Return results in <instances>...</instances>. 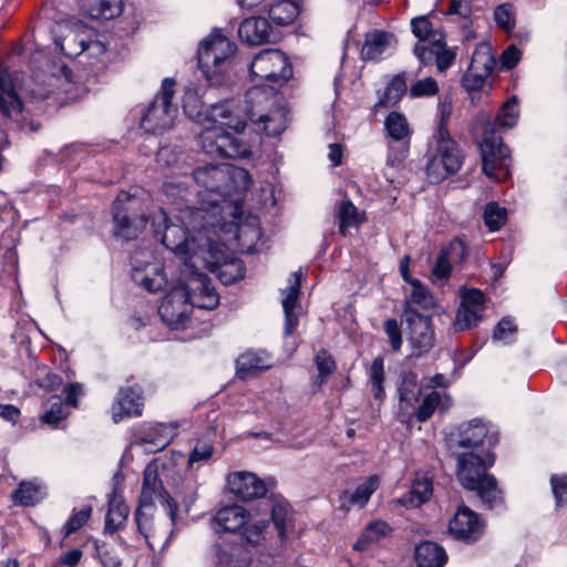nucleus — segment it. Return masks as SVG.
<instances>
[{"label": "nucleus", "instance_id": "obj_1", "mask_svg": "<svg viewBox=\"0 0 567 567\" xmlns=\"http://www.w3.org/2000/svg\"><path fill=\"white\" fill-rule=\"evenodd\" d=\"M181 225L168 223L167 214L159 209L154 216L152 226L154 236L169 250L181 256L186 268H193V257L210 251V238L214 223L200 209L186 204L178 217Z\"/></svg>", "mask_w": 567, "mask_h": 567}, {"label": "nucleus", "instance_id": "obj_2", "mask_svg": "<svg viewBox=\"0 0 567 567\" xmlns=\"http://www.w3.org/2000/svg\"><path fill=\"white\" fill-rule=\"evenodd\" d=\"M193 182L199 204V207L193 208L200 209L210 219L209 213L216 216L223 210V204L238 200V198L233 199L231 196H241L249 188L251 177L243 167L230 164H208L193 172Z\"/></svg>", "mask_w": 567, "mask_h": 567}, {"label": "nucleus", "instance_id": "obj_3", "mask_svg": "<svg viewBox=\"0 0 567 567\" xmlns=\"http://www.w3.org/2000/svg\"><path fill=\"white\" fill-rule=\"evenodd\" d=\"M155 499H158L169 516L172 524H174L178 509L177 504L164 489L158 475L157 465L154 462H151L144 468L143 486L134 518L138 533L145 538L146 543L153 547L163 543V537L150 535L147 529L148 526L152 525V513H150V511L152 509Z\"/></svg>", "mask_w": 567, "mask_h": 567}, {"label": "nucleus", "instance_id": "obj_4", "mask_svg": "<svg viewBox=\"0 0 567 567\" xmlns=\"http://www.w3.org/2000/svg\"><path fill=\"white\" fill-rule=\"evenodd\" d=\"M494 461V454L491 452L483 456L473 452L461 453L457 456L458 481L465 488L475 491L487 508L497 507L503 502L495 477L486 473Z\"/></svg>", "mask_w": 567, "mask_h": 567}, {"label": "nucleus", "instance_id": "obj_5", "mask_svg": "<svg viewBox=\"0 0 567 567\" xmlns=\"http://www.w3.org/2000/svg\"><path fill=\"white\" fill-rule=\"evenodd\" d=\"M247 120L262 124L269 136H276L286 128L280 112L256 116L251 107H241L235 100L212 104L205 115V121L214 124L213 126H220L224 130L227 127L237 133L245 130Z\"/></svg>", "mask_w": 567, "mask_h": 567}, {"label": "nucleus", "instance_id": "obj_6", "mask_svg": "<svg viewBox=\"0 0 567 567\" xmlns=\"http://www.w3.org/2000/svg\"><path fill=\"white\" fill-rule=\"evenodd\" d=\"M236 52V44L223 37L213 34L206 38L197 50L198 65L212 85H221L225 73L231 66Z\"/></svg>", "mask_w": 567, "mask_h": 567}, {"label": "nucleus", "instance_id": "obj_7", "mask_svg": "<svg viewBox=\"0 0 567 567\" xmlns=\"http://www.w3.org/2000/svg\"><path fill=\"white\" fill-rule=\"evenodd\" d=\"M433 141L435 147L429 152L426 174L431 183H440L460 169L463 155L442 122L433 135Z\"/></svg>", "mask_w": 567, "mask_h": 567}, {"label": "nucleus", "instance_id": "obj_8", "mask_svg": "<svg viewBox=\"0 0 567 567\" xmlns=\"http://www.w3.org/2000/svg\"><path fill=\"white\" fill-rule=\"evenodd\" d=\"M250 74L256 85L276 90L292 76V68L284 52L267 49L254 58Z\"/></svg>", "mask_w": 567, "mask_h": 567}, {"label": "nucleus", "instance_id": "obj_9", "mask_svg": "<svg viewBox=\"0 0 567 567\" xmlns=\"http://www.w3.org/2000/svg\"><path fill=\"white\" fill-rule=\"evenodd\" d=\"M140 200L127 192H121L112 207L113 235L123 240L135 239L146 227L147 219L140 212Z\"/></svg>", "mask_w": 567, "mask_h": 567}, {"label": "nucleus", "instance_id": "obj_10", "mask_svg": "<svg viewBox=\"0 0 567 567\" xmlns=\"http://www.w3.org/2000/svg\"><path fill=\"white\" fill-rule=\"evenodd\" d=\"M174 85L173 79L165 78L163 80L161 91L155 95L141 120V125L146 132L161 134L173 126L178 113L177 106L172 103Z\"/></svg>", "mask_w": 567, "mask_h": 567}, {"label": "nucleus", "instance_id": "obj_11", "mask_svg": "<svg viewBox=\"0 0 567 567\" xmlns=\"http://www.w3.org/2000/svg\"><path fill=\"white\" fill-rule=\"evenodd\" d=\"M198 143L210 156L238 158L249 154L245 144L220 126H205L198 135Z\"/></svg>", "mask_w": 567, "mask_h": 567}, {"label": "nucleus", "instance_id": "obj_12", "mask_svg": "<svg viewBox=\"0 0 567 567\" xmlns=\"http://www.w3.org/2000/svg\"><path fill=\"white\" fill-rule=\"evenodd\" d=\"M403 318L406 322L408 340L414 354L421 355L434 346V331L431 327V317L417 312L413 307H405Z\"/></svg>", "mask_w": 567, "mask_h": 567}, {"label": "nucleus", "instance_id": "obj_13", "mask_svg": "<svg viewBox=\"0 0 567 567\" xmlns=\"http://www.w3.org/2000/svg\"><path fill=\"white\" fill-rule=\"evenodd\" d=\"M192 311L187 302V289L181 284L173 287L158 307L162 321L171 329H181L185 326Z\"/></svg>", "mask_w": 567, "mask_h": 567}, {"label": "nucleus", "instance_id": "obj_14", "mask_svg": "<svg viewBox=\"0 0 567 567\" xmlns=\"http://www.w3.org/2000/svg\"><path fill=\"white\" fill-rule=\"evenodd\" d=\"M190 276L186 284H181L184 289H187V302L190 308L194 307L205 310H213L219 303V295L215 287L212 286L210 279L204 272L192 270Z\"/></svg>", "mask_w": 567, "mask_h": 567}, {"label": "nucleus", "instance_id": "obj_15", "mask_svg": "<svg viewBox=\"0 0 567 567\" xmlns=\"http://www.w3.org/2000/svg\"><path fill=\"white\" fill-rule=\"evenodd\" d=\"M484 439H487L491 445L498 442V433L492 431L481 419H473L462 423L455 432L451 433V446L463 449H474L478 446Z\"/></svg>", "mask_w": 567, "mask_h": 567}, {"label": "nucleus", "instance_id": "obj_16", "mask_svg": "<svg viewBox=\"0 0 567 567\" xmlns=\"http://www.w3.org/2000/svg\"><path fill=\"white\" fill-rule=\"evenodd\" d=\"M483 172L489 177H496V171L503 174V177L508 175L509 154L511 151L507 145L498 137L485 136L481 144Z\"/></svg>", "mask_w": 567, "mask_h": 567}, {"label": "nucleus", "instance_id": "obj_17", "mask_svg": "<svg viewBox=\"0 0 567 567\" xmlns=\"http://www.w3.org/2000/svg\"><path fill=\"white\" fill-rule=\"evenodd\" d=\"M176 423H157L145 425L134 433L133 444L146 446L148 453L164 450L177 435Z\"/></svg>", "mask_w": 567, "mask_h": 567}, {"label": "nucleus", "instance_id": "obj_18", "mask_svg": "<svg viewBox=\"0 0 567 567\" xmlns=\"http://www.w3.org/2000/svg\"><path fill=\"white\" fill-rule=\"evenodd\" d=\"M227 485L230 493L243 501L261 498L267 494L265 481L251 472L229 474Z\"/></svg>", "mask_w": 567, "mask_h": 567}, {"label": "nucleus", "instance_id": "obj_19", "mask_svg": "<svg viewBox=\"0 0 567 567\" xmlns=\"http://www.w3.org/2000/svg\"><path fill=\"white\" fill-rule=\"evenodd\" d=\"M449 529L457 539L475 542L482 536L484 525L476 513L467 506H461L450 520Z\"/></svg>", "mask_w": 567, "mask_h": 567}, {"label": "nucleus", "instance_id": "obj_20", "mask_svg": "<svg viewBox=\"0 0 567 567\" xmlns=\"http://www.w3.org/2000/svg\"><path fill=\"white\" fill-rule=\"evenodd\" d=\"M385 131L388 136L394 141L400 142L402 150L393 154L391 151L388 156V164L391 166H398L402 163L403 158L409 148L410 141V126L405 116L399 112H391L384 122ZM392 150V147H390Z\"/></svg>", "mask_w": 567, "mask_h": 567}, {"label": "nucleus", "instance_id": "obj_21", "mask_svg": "<svg viewBox=\"0 0 567 567\" xmlns=\"http://www.w3.org/2000/svg\"><path fill=\"white\" fill-rule=\"evenodd\" d=\"M140 386H125L118 391L112 405V419L118 423L124 417L142 414L143 401Z\"/></svg>", "mask_w": 567, "mask_h": 567}, {"label": "nucleus", "instance_id": "obj_22", "mask_svg": "<svg viewBox=\"0 0 567 567\" xmlns=\"http://www.w3.org/2000/svg\"><path fill=\"white\" fill-rule=\"evenodd\" d=\"M396 47L394 34L385 31L374 30L365 34L364 44L361 50L363 60H381L391 55Z\"/></svg>", "mask_w": 567, "mask_h": 567}, {"label": "nucleus", "instance_id": "obj_23", "mask_svg": "<svg viewBox=\"0 0 567 567\" xmlns=\"http://www.w3.org/2000/svg\"><path fill=\"white\" fill-rule=\"evenodd\" d=\"M132 279L150 292L164 290L167 286V278L164 268L157 264L136 265L132 261Z\"/></svg>", "mask_w": 567, "mask_h": 567}, {"label": "nucleus", "instance_id": "obj_24", "mask_svg": "<svg viewBox=\"0 0 567 567\" xmlns=\"http://www.w3.org/2000/svg\"><path fill=\"white\" fill-rule=\"evenodd\" d=\"M238 34L243 41L252 45L272 42L277 38L268 20L261 17L245 19L239 25Z\"/></svg>", "mask_w": 567, "mask_h": 567}, {"label": "nucleus", "instance_id": "obj_25", "mask_svg": "<svg viewBox=\"0 0 567 567\" xmlns=\"http://www.w3.org/2000/svg\"><path fill=\"white\" fill-rule=\"evenodd\" d=\"M301 286V272L295 271L289 278V285L286 296L282 299V309L285 313V336H290L298 326L299 318L296 308Z\"/></svg>", "mask_w": 567, "mask_h": 567}, {"label": "nucleus", "instance_id": "obj_26", "mask_svg": "<svg viewBox=\"0 0 567 567\" xmlns=\"http://www.w3.org/2000/svg\"><path fill=\"white\" fill-rule=\"evenodd\" d=\"M248 513L239 505L221 507L212 518L216 532L236 533L247 523Z\"/></svg>", "mask_w": 567, "mask_h": 567}, {"label": "nucleus", "instance_id": "obj_27", "mask_svg": "<svg viewBox=\"0 0 567 567\" xmlns=\"http://www.w3.org/2000/svg\"><path fill=\"white\" fill-rule=\"evenodd\" d=\"M0 111L7 117L18 115L22 111V102L8 71L0 72Z\"/></svg>", "mask_w": 567, "mask_h": 567}, {"label": "nucleus", "instance_id": "obj_28", "mask_svg": "<svg viewBox=\"0 0 567 567\" xmlns=\"http://www.w3.org/2000/svg\"><path fill=\"white\" fill-rule=\"evenodd\" d=\"M378 486L379 480L373 475L358 485L353 491H343L340 495L341 507L349 509L350 507L357 506L362 508L369 502Z\"/></svg>", "mask_w": 567, "mask_h": 567}, {"label": "nucleus", "instance_id": "obj_29", "mask_svg": "<svg viewBox=\"0 0 567 567\" xmlns=\"http://www.w3.org/2000/svg\"><path fill=\"white\" fill-rule=\"evenodd\" d=\"M130 508L124 499L113 493L109 499V509L105 516L104 534L112 535L125 526Z\"/></svg>", "mask_w": 567, "mask_h": 567}, {"label": "nucleus", "instance_id": "obj_30", "mask_svg": "<svg viewBox=\"0 0 567 567\" xmlns=\"http://www.w3.org/2000/svg\"><path fill=\"white\" fill-rule=\"evenodd\" d=\"M414 557L417 567H443L447 559L444 548L429 540L416 545Z\"/></svg>", "mask_w": 567, "mask_h": 567}, {"label": "nucleus", "instance_id": "obj_31", "mask_svg": "<svg viewBox=\"0 0 567 567\" xmlns=\"http://www.w3.org/2000/svg\"><path fill=\"white\" fill-rule=\"evenodd\" d=\"M432 493V480L424 474H417L409 493L402 496L401 503L404 506L419 507L431 498Z\"/></svg>", "mask_w": 567, "mask_h": 567}, {"label": "nucleus", "instance_id": "obj_32", "mask_svg": "<svg viewBox=\"0 0 567 567\" xmlns=\"http://www.w3.org/2000/svg\"><path fill=\"white\" fill-rule=\"evenodd\" d=\"M271 367L270 359L265 351H246L237 359V374L246 378L255 371L267 370Z\"/></svg>", "mask_w": 567, "mask_h": 567}, {"label": "nucleus", "instance_id": "obj_33", "mask_svg": "<svg viewBox=\"0 0 567 567\" xmlns=\"http://www.w3.org/2000/svg\"><path fill=\"white\" fill-rule=\"evenodd\" d=\"M45 496L44 487L37 481H22L12 493L14 504L34 506Z\"/></svg>", "mask_w": 567, "mask_h": 567}, {"label": "nucleus", "instance_id": "obj_34", "mask_svg": "<svg viewBox=\"0 0 567 567\" xmlns=\"http://www.w3.org/2000/svg\"><path fill=\"white\" fill-rule=\"evenodd\" d=\"M193 182V174L182 176H172L169 177L163 185L164 194L167 198L173 202L184 200L186 203L190 202L189 196L195 193V189H190V185Z\"/></svg>", "mask_w": 567, "mask_h": 567}, {"label": "nucleus", "instance_id": "obj_35", "mask_svg": "<svg viewBox=\"0 0 567 567\" xmlns=\"http://www.w3.org/2000/svg\"><path fill=\"white\" fill-rule=\"evenodd\" d=\"M78 30L79 28L71 29L68 34L55 40V44L66 56H79L90 47L84 32Z\"/></svg>", "mask_w": 567, "mask_h": 567}, {"label": "nucleus", "instance_id": "obj_36", "mask_svg": "<svg viewBox=\"0 0 567 567\" xmlns=\"http://www.w3.org/2000/svg\"><path fill=\"white\" fill-rule=\"evenodd\" d=\"M82 7L94 19L110 20L121 14L122 0H82Z\"/></svg>", "mask_w": 567, "mask_h": 567}, {"label": "nucleus", "instance_id": "obj_37", "mask_svg": "<svg viewBox=\"0 0 567 567\" xmlns=\"http://www.w3.org/2000/svg\"><path fill=\"white\" fill-rule=\"evenodd\" d=\"M299 14V6L291 0H278L268 9V16L277 25H287Z\"/></svg>", "mask_w": 567, "mask_h": 567}, {"label": "nucleus", "instance_id": "obj_38", "mask_svg": "<svg viewBox=\"0 0 567 567\" xmlns=\"http://www.w3.org/2000/svg\"><path fill=\"white\" fill-rule=\"evenodd\" d=\"M495 66V59L492 54L491 47L487 43H480L476 45L471 64L468 68L475 72H481L483 75H491Z\"/></svg>", "mask_w": 567, "mask_h": 567}, {"label": "nucleus", "instance_id": "obj_39", "mask_svg": "<svg viewBox=\"0 0 567 567\" xmlns=\"http://www.w3.org/2000/svg\"><path fill=\"white\" fill-rule=\"evenodd\" d=\"M406 91V83L403 74L395 75L386 85L383 95L380 97L377 107H389L395 105Z\"/></svg>", "mask_w": 567, "mask_h": 567}, {"label": "nucleus", "instance_id": "obj_40", "mask_svg": "<svg viewBox=\"0 0 567 567\" xmlns=\"http://www.w3.org/2000/svg\"><path fill=\"white\" fill-rule=\"evenodd\" d=\"M390 532L391 527L385 522H373L367 526L361 537L353 545V548L355 550H364L371 543L388 536Z\"/></svg>", "mask_w": 567, "mask_h": 567}, {"label": "nucleus", "instance_id": "obj_41", "mask_svg": "<svg viewBox=\"0 0 567 567\" xmlns=\"http://www.w3.org/2000/svg\"><path fill=\"white\" fill-rule=\"evenodd\" d=\"M412 32L420 40L419 43H433L440 44L442 42L443 34L434 31L432 24L426 17H416L411 21Z\"/></svg>", "mask_w": 567, "mask_h": 567}, {"label": "nucleus", "instance_id": "obj_42", "mask_svg": "<svg viewBox=\"0 0 567 567\" xmlns=\"http://www.w3.org/2000/svg\"><path fill=\"white\" fill-rule=\"evenodd\" d=\"M412 292L410 301L406 307H413L417 311L419 309L430 310L435 306V301L431 292L425 288L420 280H411Z\"/></svg>", "mask_w": 567, "mask_h": 567}, {"label": "nucleus", "instance_id": "obj_43", "mask_svg": "<svg viewBox=\"0 0 567 567\" xmlns=\"http://www.w3.org/2000/svg\"><path fill=\"white\" fill-rule=\"evenodd\" d=\"M240 547L236 545H216L215 546V567H245V563L239 559Z\"/></svg>", "mask_w": 567, "mask_h": 567}, {"label": "nucleus", "instance_id": "obj_44", "mask_svg": "<svg viewBox=\"0 0 567 567\" xmlns=\"http://www.w3.org/2000/svg\"><path fill=\"white\" fill-rule=\"evenodd\" d=\"M339 231L341 235L347 234V229L355 227L360 224L359 213L353 203L349 199L342 200L338 208Z\"/></svg>", "mask_w": 567, "mask_h": 567}, {"label": "nucleus", "instance_id": "obj_45", "mask_svg": "<svg viewBox=\"0 0 567 567\" xmlns=\"http://www.w3.org/2000/svg\"><path fill=\"white\" fill-rule=\"evenodd\" d=\"M216 271L219 280L224 285H231L244 278L245 267L240 259L234 258L218 266Z\"/></svg>", "mask_w": 567, "mask_h": 567}, {"label": "nucleus", "instance_id": "obj_46", "mask_svg": "<svg viewBox=\"0 0 567 567\" xmlns=\"http://www.w3.org/2000/svg\"><path fill=\"white\" fill-rule=\"evenodd\" d=\"M519 116L518 100L512 96L503 104L497 115V124L503 128H512L516 125Z\"/></svg>", "mask_w": 567, "mask_h": 567}, {"label": "nucleus", "instance_id": "obj_47", "mask_svg": "<svg viewBox=\"0 0 567 567\" xmlns=\"http://www.w3.org/2000/svg\"><path fill=\"white\" fill-rule=\"evenodd\" d=\"M483 313L484 312L475 310L474 308H468L461 305L454 320L455 330L464 331L472 329L482 320Z\"/></svg>", "mask_w": 567, "mask_h": 567}, {"label": "nucleus", "instance_id": "obj_48", "mask_svg": "<svg viewBox=\"0 0 567 567\" xmlns=\"http://www.w3.org/2000/svg\"><path fill=\"white\" fill-rule=\"evenodd\" d=\"M369 375L374 399L382 400L385 392L383 388L384 362L381 357H377L372 361Z\"/></svg>", "mask_w": 567, "mask_h": 567}, {"label": "nucleus", "instance_id": "obj_49", "mask_svg": "<svg viewBox=\"0 0 567 567\" xmlns=\"http://www.w3.org/2000/svg\"><path fill=\"white\" fill-rule=\"evenodd\" d=\"M271 519L276 529L278 530L279 537L284 539L287 536L289 529L292 527V518L288 507L282 504L275 505L271 512Z\"/></svg>", "mask_w": 567, "mask_h": 567}, {"label": "nucleus", "instance_id": "obj_50", "mask_svg": "<svg viewBox=\"0 0 567 567\" xmlns=\"http://www.w3.org/2000/svg\"><path fill=\"white\" fill-rule=\"evenodd\" d=\"M484 221L489 230H498L506 220V210L498 206L497 203L491 202L484 209Z\"/></svg>", "mask_w": 567, "mask_h": 567}, {"label": "nucleus", "instance_id": "obj_51", "mask_svg": "<svg viewBox=\"0 0 567 567\" xmlns=\"http://www.w3.org/2000/svg\"><path fill=\"white\" fill-rule=\"evenodd\" d=\"M48 410L42 414L41 421L50 425H58L62 420L66 417L64 412L63 402L59 396H52L49 402Z\"/></svg>", "mask_w": 567, "mask_h": 567}, {"label": "nucleus", "instance_id": "obj_52", "mask_svg": "<svg viewBox=\"0 0 567 567\" xmlns=\"http://www.w3.org/2000/svg\"><path fill=\"white\" fill-rule=\"evenodd\" d=\"M441 404V394L436 391H432L424 396L421 405L415 412V417L419 422H425L434 413L435 409Z\"/></svg>", "mask_w": 567, "mask_h": 567}, {"label": "nucleus", "instance_id": "obj_53", "mask_svg": "<svg viewBox=\"0 0 567 567\" xmlns=\"http://www.w3.org/2000/svg\"><path fill=\"white\" fill-rule=\"evenodd\" d=\"M472 2L470 0H450V4L446 11L449 16H457L463 20V28H467L472 24Z\"/></svg>", "mask_w": 567, "mask_h": 567}, {"label": "nucleus", "instance_id": "obj_54", "mask_svg": "<svg viewBox=\"0 0 567 567\" xmlns=\"http://www.w3.org/2000/svg\"><path fill=\"white\" fill-rule=\"evenodd\" d=\"M494 20L496 24L506 31H511L515 27L514 9L511 3H503L495 8Z\"/></svg>", "mask_w": 567, "mask_h": 567}, {"label": "nucleus", "instance_id": "obj_55", "mask_svg": "<svg viewBox=\"0 0 567 567\" xmlns=\"http://www.w3.org/2000/svg\"><path fill=\"white\" fill-rule=\"evenodd\" d=\"M460 292L462 298L461 305L484 312L485 296L480 289L462 288Z\"/></svg>", "mask_w": 567, "mask_h": 567}, {"label": "nucleus", "instance_id": "obj_56", "mask_svg": "<svg viewBox=\"0 0 567 567\" xmlns=\"http://www.w3.org/2000/svg\"><path fill=\"white\" fill-rule=\"evenodd\" d=\"M316 365L319 372L318 378L320 379V383H323L327 377L336 370V362L332 355L324 349L317 352Z\"/></svg>", "mask_w": 567, "mask_h": 567}, {"label": "nucleus", "instance_id": "obj_57", "mask_svg": "<svg viewBox=\"0 0 567 567\" xmlns=\"http://www.w3.org/2000/svg\"><path fill=\"white\" fill-rule=\"evenodd\" d=\"M416 375L413 373L404 374L398 389L400 401L411 403L416 396Z\"/></svg>", "mask_w": 567, "mask_h": 567}, {"label": "nucleus", "instance_id": "obj_58", "mask_svg": "<svg viewBox=\"0 0 567 567\" xmlns=\"http://www.w3.org/2000/svg\"><path fill=\"white\" fill-rule=\"evenodd\" d=\"M550 486L556 504L567 505V474H554L550 477Z\"/></svg>", "mask_w": 567, "mask_h": 567}, {"label": "nucleus", "instance_id": "obj_59", "mask_svg": "<svg viewBox=\"0 0 567 567\" xmlns=\"http://www.w3.org/2000/svg\"><path fill=\"white\" fill-rule=\"evenodd\" d=\"M517 328L513 321L508 318H503L495 327L493 331V340L503 341L509 343L514 340V334Z\"/></svg>", "mask_w": 567, "mask_h": 567}, {"label": "nucleus", "instance_id": "obj_60", "mask_svg": "<svg viewBox=\"0 0 567 567\" xmlns=\"http://www.w3.org/2000/svg\"><path fill=\"white\" fill-rule=\"evenodd\" d=\"M439 91L437 82L433 78H425L415 82L411 89L410 94L414 97L431 96Z\"/></svg>", "mask_w": 567, "mask_h": 567}, {"label": "nucleus", "instance_id": "obj_61", "mask_svg": "<svg viewBox=\"0 0 567 567\" xmlns=\"http://www.w3.org/2000/svg\"><path fill=\"white\" fill-rule=\"evenodd\" d=\"M92 513V507L90 505L84 506L79 512H75L71 515V517L65 523L66 535H70L81 527H83L89 520Z\"/></svg>", "mask_w": 567, "mask_h": 567}, {"label": "nucleus", "instance_id": "obj_62", "mask_svg": "<svg viewBox=\"0 0 567 567\" xmlns=\"http://www.w3.org/2000/svg\"><path fill=\"white\" fill-rule=\"evenodd\" d=\"M268 527V522L259 519L249 524L244 530V537L248 544L258 545L264 539V532Z\"/></svg>", "mask_w": 567, "mask_h": 567}, {"label": "nucleus", "instance_id": "obj_63", "mask_svg": "<svg viewBox=\"0 0 567 567\" xmlns=\"http://www.w3.org/2000/svg\"><path fill=\"white\" fill-rule=\"evenodd\" d=\"M441 250L451 260V262H463L467 257L466 246L460 239H454Z\"/></svg>", "mask_w": 567, "mask_h": 567}, {"label": "nucleus", "instance_id": "obj_64", "mask_svg": "<svg viewBox=\"0 0 567 567\" xmlns=\"http://www.w3.org/2000/svg\"><path fill=\"white\" fill-rule=\"evenodd\" d=\"M487 78L488 75H483L481 72H475L468 68L462 79V86L470 93L478 92Z\"/></svg>", "mask_w": 567, "mask_h": 567}]
</instances>
